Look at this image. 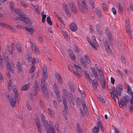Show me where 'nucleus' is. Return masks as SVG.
<instances>
[{
	"label": "nucleus",
	"mask_w": 133,
	"mask_h": 133,
	"mask_svg": "<svg viewBox=\"0 0 133 133\" xmlns=\"http://www.w3.org/2000/svg\"><path fill=\"white\" fill-rule=\"evenodd\" d=\"M130 101V97L126 95L118 101V104L119 107L122 108V107H127V103Z\"/></svg>",
	"instance_id": "1"
},
{
	"label": "nucleus",
	"mask_w": 133,
	"mask_h": 133,
	"mask_svg": "<svg viewBox=\"0 0 133 133\" xmlns=\"http://www.w3.org/2000/svg\"><path fill=\"white\" fill-rule=\"evenodd\" d=\"M45 117L44 115L42 114V123L43 125H44L45 127L47 133H50V126L51 125H49L48 121L45 120Z\"/></svg>",
	"instance_id": "2"
},
{
	"label": "nucleus",
	"mask_w": 133,
	"mask_h": 133,
	"mask_svg": "<svg viewBox=\"0 0 133 133\" xmlns=\"http://www.w3.org/2000/svg\"><path fill=\"white\" fill-rule=\"evenodd\" d=\"M42 91L43 92V94L45 97L48 98L49 97V93L45 84V82L42 81Z\"/></svg>",
	"instance_id": "3"
},
{
	"label": "nucleus",
	"mask_w": 133,
	"mask_h": 133,
	"mask_svg": "<svg viewBox=\"0 0 133 133\" xmlns=\"http://www.w3.org/2000/svg\"><path fill=\"white\" fill-rule=\"evenodd\" d=\"M30 43L32 52L38 54H39V51L38 48L37 47L35 44V43H32L31 42H30Z\"/></svg>",
	"instance_id": "4"
},
{
	"label": "nucleus",
	"mask_w": 133,
	"mask_h": 133,
	"mask_svg": "<svg viewBox=\"0 0 133 133\" xmlns=\"http://www.w3.org/2000/svg\"><path fill=\"white\" fill-rule=\"evenodd\" d=\"M34 84L35 89H34L33 90L32 93L34 96H35L36 95L37 92L39 90L40 87L37 81H35Z\"/></svg>",
	"instance_id": "5"
},
{
	"label": "nucleus",
	"mask_w": 133,
	"mask_h": 133,
	"mask_svg": "<svg viewBox=\"0 0 133 133\" xmlns=\"http://www.w3.org/2000/svg\"><path fill=\"white\" fill-rule=\"evenodd\" d=\"M35 121L36 124V126L38 128V130L40 133L42 132V128L41 124H40L39 119L37 116H36L35 118Z\"/></svg>",
	"instance_id": "6"
},
{
	"label": "nucleus",
	"mask_w": 133,
	"mask_h": 133,
	"mask_svg": "<svg viewBox=\"0 0 133 133\" xmlns=\"http://www.w3.org/2000/svg\"><path fill=\"white\" fill-rule=\"evenodd\" d=\"M123 86L120 84H118L116 87V91L117 94L119 96H121V92L123 91Z\"/></svg>",
	"instance_id": "7"
},
{
	"label": "nucleus",
	"mask_w": 133,
	"mask_h": 133,
	"mask_svg": "<svg viewBox=\"0 0 133 133\" xmlns=\"http://www.w3.org/2000/svg\"><path fill=\"white\" fill-rule=\"evenodd\" d=\"M20 20V21H22L24 23L28 25H31V21L28 18L25 17V16H23Z\"/></svg>",
	"instance_id": "8"
},
{
	"label": "nucleus",
	"mask_w": 133,
	"mask_h": 133,
	"mask_svg": "<svg viewBox=\"0 0 133 133\" xmlns=\"http://www.w3.org/2000/svg\"><path fill=\"white\" fill-rule=\"evenodd\" d=\"M128 88L127 90V92L128 94H130L132 96V98L131 99L130 98L129 101L130 102V104L133 105V91L132 92L131 90V88L129 86H128Z\"/></svg>",
	"instance_id": "9"
},
{
	"label": "nucleus",
	"mask_w": 133,
	"mask_h": 133,
	"mask_svg": "<svg viewBox=\"0 0 133 133\" xmlns=\"http://www.w3.org/2000/svg\"><path fill=\"white\" fill-rule=\"evenodd\" d=\"M28 60L29 62L31 63V65H34L36 63V60L34 58L32 60V56L31 55H29L28 56Z\"/></svg>",
	"instance_id": "10"
},
{
	"label": "nucleus",
	"mask_w": 133,
	"mask_h": 133,
	"mask_svg": "<svg viewBox=\"0 0 133 133\" xmlns=\"http://www.w3.org/2000/svg\"><path fill=\"white\" fill-rule=\"evenodd\" d=\"M126 28L127 32V33L129 34V35L131 36V37H130L131 39H132V38L131 37L132 35L131 30L130 26L129 24H127L126 25Z\"/></svg>",
	"instance_id": "11"
},
{
	"label": "nucleus",
	"mask_w": 133,
	"mask_h": 133,
	"mask_svg": "<svg viewBox=\"0 0 133 133\" xmlns=\"http://www.w3.org/2000/svg\"><path fill=\"white\" fill-rule=\"evenodd\" d=\"M70 29L73 31H75L77 29V26L74 22H72L70 24Z\"/></svg>",
	"instance_id": "12"
},
{
	"label": "nucleus",
	"mask_w": 133,
	"mask_h": 133,
	"mask_svg": "<svg viewBox=\"0 0 133 133\" xmlns=\"http://www.w3.org/2000/svg\"><path fill=\"white\" fill-rule=\"evenodd\" d=\"M68 52L69 57L72 59L73 60H75L76 59V58L75 55L74 54L73 51L71 50L70 49H68Z\"/></svg>",
	"instance_id": "13"
},
{
	"label": "nucleus",
	"mask_w": 133,
	"mask_h": 133,
	"mask_svg": "<svg viewBox=\"0 0 133 133\" xmlns=\"http://www.w3.org/2000/svg\"><path fill=\"white\" fill-rule=\"evenodd\" d=\"M14 46V44L12 43L11 45H9L8 47V51L10 54L12 55L13 54V48Z\"/></svg>",
	"instance_id": "14"
},
{
	"label": "nucleus",
	"mask_w": 133,
	"mask_h": 133,
	"mask_svg": "<svg viewBox=\"0 0 133 133\" xmlns=\"http://www.w3.org/2000/svg\"><path fill=\"white\" fill-rule=\"evenodd\" d=\"M96 29L98 34L99 35H102V29L100 27L99 24H97V25L96 26Z\"/></svg>",
	"instance_id": "15"
},
{
	"label": "nucleus",
	"mask_w": 133,
	"mask_h": 133,
	"mask_svg": "<svg viewBox=\"0 0 133 133\" xmlns=\"http://www.w3.org/2000/svg\"><path fill=\"white\" fill-rule=\"evenodd\" d=\"M31 84V83H29L23 86L21 88L22 90L23 91H26L28 90Z\"/></svg>",
	"instance_id": "16"
},
{
	"label": "nucleus",
	"mask_w": 133,
	"mask_h": 133,
	"mask_svg": "<svg viewBox=\"0 0 133 133\" xmlns=\"http://www.w3.org/2000/svg\"><path fill=\"white\" fill-rule=\"evenodd\" d=\"M54 89L56 95L60 94L58 88L56 84H54Z\"/></svg>",
	"instance_id": "17"
},
{
	"label": "nucleus",
	"mask_w": 133,
	"mask_h": 133,
	"mask_svg": "<svg viewBox=\"0 0 133 133\" xmlns=\"http://www.w3.org/2000/svg\"><path fill=\"white\" fill-rule=\"evenodd\" d=\"M84 57L87 63L89 65H91V59L86 54L84 55Z\"/></svg>",
	"instance_id": "18"
},
{
	"label": "nucleus",
	"mask_w": 133,
	"mask_h": 133,
	"mask_svg": "<svg viewBox=\"0 0 133 133\" xmlns=\"http://www.w3.org/2000/svg\"><path fill=\"white\" fill-rule=\"evenodd\" d=\"M80 62L82 65L85 68H87L86 63L84 59L83 58H82L80 59Z\"/></svg>",
	"instance_id": "19"
},
{
	"label": "nucleus",
	"mask_w": 133,
	"mask_h": 133,
	"mask_svg": "<svg viewBox=\"0 0 133 133\" xmlns=\"http://www.w3.org/2000/svg\"><path fill=\"white\" fill-rule=\"evenodd\" d=\"M92 81V83L93 88L94 89H96L97 87L98 82L95 79H93Z\"/></svg>",
	"instance_id": "20"
},
{
	"label": "nucleus",
	"mask_w": 133,
	"mask_h": 133,
	"mask_svg": "<svg viewBox=\"0 0 133 133\" xmlns=\"http://www.w3.org/2000/svg\"><path fill=\"white\" fill-rule=\"evenodd\" d=\"M17 67L18 69L17 72L19 73L21 72L22 70V68L21 66V64L19 62H17Z\"/></svg>",
	"instance_id": "21"
},
{
	"label": "nucleus",
	"mask_w": 133,
	"mask_h": 133,
	"mask_svg": "<svg viewBox=\"0 0 133 133\" xmlns=\"http://www.w3.org/2000/svg\"><path fill=\"white\" fill-rule=\"evenodd\" d=\"M55 75L58 83L62 84V79L59 73H58L56 74Z\"/></svg>",
	"instance_id": "22"
},
{
	"label": "nucleus",
	"mask_w": 133,
	"mask_h": 133,
	"mask_svg": "<svg viewBox=\"0 0 133 133\" xmlns=\"http://www.w3.org/2000/svg\"><path fill=\"white\" fill-rule=\"evenodd\" d=\"M42 75L43 77V79H42V81L45 82V81L47 79L48 77L47 72H42Z\"/></svg>",
	"instance_id": "23"
},
{
	"label": "nucleus",
	"mask_w": 133,
	"mask_h": 133,
	"mask_svg": "<svg viewBox=\"0 0 133 133\" xmlns=\"http://www.w3.org/2000/svg\"><path fill=\"white\" fill-rule=\"evenodd\" d=\"M96 12L97 15L100 18H101L102 17V14L101 11L99 9H96Z\"/></svg>",
	"instance_id": "24"
},
{
	"label": "nucleus",
	"mask_w": 133,
	"mask_h": 133,
	"mask_svg": "<svg viewBox=\"0 0 133 133\" xmlns=\"http://www.w3.org/2000/svg\"><path fill=\"white\" fill-rule=\"evenodd\" d=\"M16 47L18 50L19 51H21L22 50L21 45L20 43L18 42L16 44Z\"/></svg>",
	"instance_id": "25"
},
{
	"label": "nucleus",
	"mask_w": 133,
	"mask_h": 133,
	"mask_svg": "<svg viewBox=\"0 0 133 133\" xmlns=\"http://www.w3.org/2000/svg\"><path fill=\"white\" fill-rule=\"evenodd\" d=\"M62 33L63 34V35L66 38L67 40H69V36L66 31H62Z\"/></svg>",
	"instance_id": "26"
},
{
	"label": "nucleus",
	"mask_w": 133,
	"mask_h": 133,
	"mask_svg": "<svg viewBox=\"0 0 133 133\" xmlns=\"http://www.w3.org/2000/svg\"><path fill=\"white\" fill-rule=\"evenodd\" d=\"M103 41L105 47L109 46V43H110L109 42V40H107L103 38Z\"/></svg>",
	"instance_id": "27"
},
{
	"label": "nucleus",
	"mask_w": 133,
	"mask_h": 133,
	"mask_svg": "<svg viewBox=\"0 0 133 133\" xmlns=\"http://www.w3.org/2000/svg\"><path fill=\"white\" fill-rule=\"evenodd\" d=\"M70 98L71 100L72 103L73 105H74L75 104V98L73 95L71 94H70Z\"/></svg>",
	"instance_id": "28"
},
{
	"label": "nucleus",
	"mask_w": 133,
	"mask_h": 133,
	"mask_svg": "<svg viewBox=\"0 0 133 133\" xmlns=\"http://www.w3.org/2000/svg\"><path fill=\"white\" fill-rule=\"evenodd\" d=\"M26 30L29 32L31 34H32L34 32V29L33 28H30L26 27L25 28Z\"/></svg>",
	"instance_id": "29"
},
{
	"label": "nucleus",
	"mask_w": 133,
	"mask_h": 133,
	"mask_svg": "<svg viewBox=\"0 0 133 133\" xmlns=\"http://www.w3.org/2000/svg\"><path fill=\"white\" fill-rule=\"evenodd\" d=\"M74 66L76 67L77 69H78V71L80 72H82V70L80 66H79V64L78 63H76L74 65Z\"/></svg>",
	"instance_id": "30"
},
{
	"label": "nucleus",
	"mask_w": 133,
	"mask_h": 133,
	"mask_svg": "<svg viewBox=\"0 0 133 133\" xmlns=\"http://www.w3.org/2000/svg\"><path fill=\"white\" fill-rule=\"evenodd\" d=\"M92 39L93 40V44L95 45V46H98V45L96 41L95 37L94 35H93L92 37Z\"/></svg>",
	"instance_id": "31"
},
{
	"label": "nucleus",
	"mask_w": 133,
	"mask_h": 133,
	"mask_svg": "<svg viewBox=\"0 0 133 133\" xmlns=\"http://www.w3.org/2000/svg\"><path fill=\"white\" fill-rule=\"evenodd\" d=\"M118 8L120 12L121 13H122L123 11V9L121 3L120 2L118 3Z\"/></svg>",
	"instance_id": "32"
},
{
	"label": "nucleus",
	"mask_w": 133,
	"mask_h": 133,
	"mask_svg": "<svg viewBox=\"0 0 133 133\" xmlns=\"http://www.w3.org/2000/svg\"><path fill=\"white\" fill-rule=\"evenodd\" d=\"M108 39H109V42L110 45H112L113 44V41L111 38V35H107Z\"/></svg>",
	"instance_id": "33"
},
{
	"label": "nucleus",
	"mask_w": 133,
	"mask_h": 133,
	"mask_svg": "<svg viewBox=\"0 0 133 133\" xmlns=\"http://www.w3.org/2000/svg\"><path fill=\"white\" fill-rule=\"evenodd\" d=\"M88 42L91 45V46L95 50H96V46H95V45L94 44L92 43V42L91 41L90 39L88 40Z\"/></svg>",
	"instance_id": "34"
},
{
	"label": "nucleus",
	"mask_w": 133,
	"mask_h": 133,
	"mask_svg": "<svg viewBox=\"0 0 133 133\" xmlns=\"http://www.w3.org/2000/svg\"><path fill=\"white\" fill-rule=\"evenodd\" d=\"M69 86L71 91L73 92H74L75 91V89L74 85L72 84H70V83L69 84Z\"/></svg>",
	"instance_id": "35"
},
{
	"label": "nucleus",
	"mask_w": 133,
	"mask_h": 133,
	"mask_svg": "<svg viewBox=\"0 0 133 133\" xmlns=\"http://www.w3.org/2000/svg\"><path fill=\"white\" fill-rule=\"evenodd\" d=\"M16 103L15 100L12 98H11L10 100V103L11 105L13 107H14V105Z\"/></svg>",
	"instance_id": "36"
},
{
	"label": "nucleus",
	"mask_w": 133,
	"mask_h": 133,
	"mask_svg": "<svg viewBox=\"0 0 133 133\" xmlns=\"http://www.w3.org/2000/svg\"><path fill=\"white\" fill-rule=\"evenodd\" d=\"M46 21L47 23L50 25H52V22L51 21L50 18L49 16H48L47 18Z\"/></svg>",
	"instance_id": "37"
},
{
	"label": "nucleus",
	"mask_w": 133,
	"mask_h": 133,
	"mask_svg": "<svg viewBox=\"0 0 133 133\" xmlns=\"http://www.w3.org/2000/svg\"><path fill=\"white\" fill-rule=\"evenodd\" d=\"M121 60L123 63L125 64L126 62V60L124 56L123 55L121 57Z\"/></svg>",
	"instance_id": "38"
},
{
	"label": "nucleus",
	"mask_w": 133,
	"mask_h": 133,
	"mask_svg": "<svg viewBox=\"0 0 133 133\" xmlns=\"http://www.w3.org/2000/svg\"><path fill=\"white\" fill-rule=\"evenodd\" d=\"M18 15L21 18H22L23 16H25L24 13L21 10H20V11L19 12V14H18Z\"/></svg>",
	"instance_id": "39"
},
{
	"label": "nucleus",
	"mask_w": 133,
	"mask_h": 133,
	"mask_svg": "<svg viewBox=\"0 0 133 133\" xmlns=\"http://www.w3.org/2000/svg\"><path fill=\"white\" fill-rule=\"evenodd\" d=\"M18 15L21 18H22L23 16H25L24 13L21 10H20V11L19 12V14H18Z\"/></svg>",
	"instance_id": "40"
},
{
	"label": "nucleus",
	"mask_w": 133,
	"mask_h": 133,
	"mask_svg": "<svg viewBox=\"0 0 133 133\" xmlns=\"http://www.w3.org/2000/svg\"><path fill=\"white\" fill-rule=\"evenodd\" d=\"M98 122L97 123V127L99 128L103 126L102 123L101 122V121L99 119H98Z\"/></svg>",
	"instance_id": "41"
},
{
	"label": "nucleus",
	"mask_w": 133,
	"mask_h": 133,
	"mask_svg": "<svg viewBox=\"0 0 133 133\" xmlns=\"http://www.w3.org/2000/svg\"><path fill=\"white\" fill-rule=\"evenodd\" d=\"M82 72H80L79 71H77L75 73L77 77L79 78H80L82 76V74H81Z\"/></svg>",
	"instance_id": "42"
},
{
	"label": "nucleus",
	"mask_w": 133,
	"mask_h": 133,
	"mask_svg": "<svg viewBox=\"0 0 133 133\" xmlns=\"http://www.w3.org/2000/svg\"><path fill=\"white\" fill-rule=\"evenodd\" d=\"M10 6L11 10H13L14 9V4L11 1L10 2Z\"/></svg>",
	"instance_id": "43"
},
{
	"label": "nucleus",
	"mask_w": 133,
	"mask_h": 133,
	"mask_svg": "<svg viewBox=\"0 0 133 133\" xmlns=\"http://www.w3.org/2000/svg\"><path fill=\"white\" fill-rule=\"evenodd\" d=\"M89 3L91 5V6L92 8L94 9L95 8L94 3L93 0H89Z\"/></svg>",
	"instance_id": "44"
},
{
	"label": "nucleus",
	"mask_w": 133,
	"mask_h": 133,
	"mask_svg": "<svg viewBox=\"0 0 133 133\" xmlns=\"http://www.w3.org/2000/svg\"><path fill=\"white\" fill-rule=\"evenodd\" d=\"M74 49L77 53H79V49L77 45H74Z\"/></svg>",
	"instance_id": "45"
},
{
	"label": "nucleus",
	"mask_w": 133,
	"mask_h": 133,
	"mask_svg": "<svg viewBox=\"0 0 133 133\" xmlns=\"http://www.w3.org/2000/svg\"><path fill=\"white\" fill-rule=\"evenodd\" d=\"M50 127L51 128H50V133L51 132V133H56L55 129L54 128L52 127V125H51L50 126Z\"/></svg>",
	"instance_id": "46"
},
{
	"label": "nucleus",
	"mask_w": 133,
	"mask_h": 133,
	"mask_svg": "<svg viewBox=\"0 0 133 133\" xmlns=\"http://www.w3.org/2000/svg\"><path fill=\"white\" fill-rule=\"evenodd\" d=\"M33 66H32L31 68L29 70V72L30 73H32L34 72V69L35 68V66L32 65Z\"/></svg>",
	"instance_id": "47"
},
{
	"label": "nucleus",
	"mask_w": 133,
	"mask_h": 133,
	"mask_svg": "<svg viewBox=\"0 0 133 133\" xmlns=\"http://www.w3.org/2000/svg\"><path fill=\"white\" fill-rule=\"evenodd\" d=\"M21 3L22 4L23 6L25 7H26L28 6V4L26 3L24 1H21Z\"/></svg>",
	"instance_id": "48"
},
{
	"label": "nucleus",
	"mask_w": 133,
	"mask_h": 133,
	"mask_svg": "<svg viewBox=\"0 0 133 133\" xmlns=\"http://www.w3.org/2000/svg\"><path fill=\"white\" fill-rule=\"evenodd\" d=\"M34 8L36 13L37 14H39V11L38 5H35Z\"/></svg>",
	"instance_id": "49"
},
{
	"label": "nucleus",
	"mask_w": 133,
	"mask_h": 133,
	"mask_svg": "<svg viewBox=\"0 0 133 133\" xmlns=\"http://www.w3.org/2000/svg\"><path fill=\"white\" fill-rule=\"evenodd\" d=\"M98 72L100 75L102 77H104V74L102 70H98Z\"/></svg>",
	"instance_id": "50"
},
{
	"label": "nucleus",
	"mask_w": 133,
	"mask_h": 133,
	"mask_svg": "<svg viewBox=\"0 0 133 133\" xmlns=\"http://www.w3.org/2000/svg\"><path fill=\"white\" fill-rule=\"evenodd\" d=\"M72 8H71V9L72 12L75 14L77 13V11L76 10L75 7L73 5H72L71 6Z\"/></svg>",
	"instance_id": "51"
},
{
	"label": "nucleus",
	"mask_w": 133,
	"mask_h": 133,
	"mask_svg": "<svg viewBox=\"0 0 133 133\" xmlns=\"http://www.w3.org/2000/svg\"><path fill=\"white\" fill-rule=\"evenodd\" d=\"M76 127L77 128V131L79 130H82V129L80 125L78 123H77L76 124Z\"/></svg>",
	"instance_id": "52"
},
{
	"label": "nucleus",
	"mask_w": 133,
	"mask_h": 133,
	"mask_svg": "<svg viewBox=\"0 0 133 133\" xmlns=\"http://www.w3.org/2000/svg\"><path fill=\"white\" fill-rule=\"evenodd\" d=\"M99 128L98 127L96 128L95 126L93 129V132L95 133H97L99 131Z\"/></svg>",
	"instance_id": "53"
},
{
	"label": "nucleus",
	"mask_w": 133,
	"mask_h": 133,
	"mask_svg": "<svg viewBox=\"0 0 133 133\" xmlns=\"http://www.w3.org/2000/svg\"><path fill=\"white\" fill-rule=\"evenodd\" d=\"M43 72H47V68L45 64H44L43 66Z\"/></svg>",
	"instance_id": "54"
},
{
	"label": "nucleus",
	"mask_w": 133,
	"mask_h": 133,
	"mask_svg": "<svg viewBox=\"0 0 133 133\" xmlns=\"http://www.w3.org/2000/svg\"><path fill=\"white\" fill-rule=\"evenodd\" d=\"M0 25L4 27H8L9 26V25L7 24H5L4 23L0 22Z\"/></svg>",
	"instance_id": "55"
},
{
	"label": "nucleus",
	"mask_w": 133,
	"mask_h": 133,
	"mask_svg": "<svg viewBox=\"0 0 133 133\" xmlns=\"http://www.w3.org/2000/svg\"><path fill=\"white\" fill-rule=\"evenodd\" d=\"M102 5L103 7V8L104 10H106L107 9V5L105 3H103L102 4Z\"/></svg>",
	"instance_id": "56"
},
{
	"label": "nucleus",
	"mask_w": 133,
	"mask_h": 133,
	"mask_svg": "<svg viewBox=\"0 0 133 133\" xmlns=\"http://www.w3.org/2000/svg\"><path fill=\"white\" fill-rule=\"evenodd\" d=\"M105 48L107 52L108 53H110L111 51V49H110L109 46L105 47Z\"/></svg>",
	"instance_id": "57"
},
{
	"label": "nucleus",
	"mask_w": 133,
	"mask_h": 133,
	"mask_svg": "<svg viewBox=\"0 0 133 133\" xmlns=\"http://www.w3.org/2000/svg\"><path fill=\"white\" fill-rule=\"evenodd\" d=\"M110 93L111 95V97L115 101H116V99L115 98V94L112 91H110Z\"/></svg>",
	"instance_id": "58"
},
{
	"label": "nucleus",
	"mask_w": 133,
	"mask_h": 133,
	"mask_svg": "<svg viewBox=\"0 0 133 133\" xmlns=\"http://www.w3.org/2000/svg\"><path fill=\"white\" fill-rule=\"evenodd\" d=\"M85 3L86 2L82 3V6L86 10H87V7Z\"/></svg>",
	"instance_id": "59"
},
{
	"label": "nucleus",
	"mask_w": 133,
	"mask_h": 133,
	"mask_svg": "<svg viewBox=\"0 0 133 133\" xmlns=\"http://www.w3.org/2000/svg\"><path fill=\"white\" fill-rule=\"evenodd\" d=\"M71 71L73 72V73H75L76 72H77V71H78V70L74 66Z\"/></svg>",
	"instance_id": "60"
},
{
	"label": "nucleus",
	"mask_w": 133,
	"mask_h": 133,
	"mask_svg": "<svg viewBox=\"0 0 133 133\" xmlns=\"http://www.w3.org/2000/svg\"><path fill=\"white\" fill-rule=\"evenodd\" d=\"M80 11H81L82 12L83 14H85V12L84 10H83V8L82 6H80L78 7Z\"/></svg>",
	"instance_id": "61"
},
{
	"label": "nucleus",
	"mask_w": 133,
	"mask_h": 133,
	"mask_svg": "<svg viewBox=\"0 0 133 133\" xmlns=\"http://www.w3.org/2000/svg\"><path fill=\"white\" fill-rule=\"evenodd\" d=\"M112 11L113 14L115 15H116L117 14V11L114 7L112 8Z\"/></svg>",
	"instance_id": "62"
},
{
	"label": "nucleus",
	"mask_w": 133,
	"mask_h": 133,
	"mask_svg": "<svg viewBox=\"0 0 133 133\" xmlns=\"http://www.w3.org/2000/svg\"><path fill=\"white\" fill-rule=\"evenodd\" d=\"M64 106V109L65 110L68 111V110L67 103L63 104Z\"/></svg>",
	"instance_id": "63"
},
{
	"label": "nucleus",
	"mask_w": 133,
	"mask_h": 133,
	"mask_svg": "<svg viewBox=\"0 0 133 133\" xmlns=\"http://www.w3.org/2000/svg\"><path fill=\"white\" fill-rule=\"evenodd\" d=\"M79 92L80 93L82 94V96L83 97L85 96V94L84 93V92L83 91H82L79 88H78Z\"/></svg>",
	"instance_id": "64"
}]
</instances>
